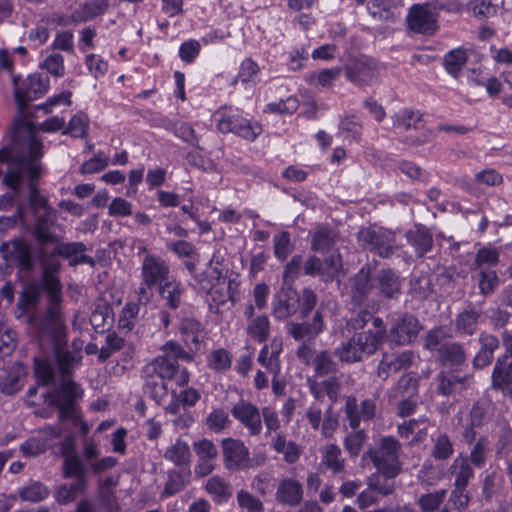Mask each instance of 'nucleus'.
Instances as JSON below:
<instances>
[{"label":"nucleus","mask_w":512,"mask_h":512,"mask_svg":"<svg viewBox=\"0 0 512 512\" xmlns=\"http://www.w3.org/2000/svg\"><path fill=\"white\" fill-rule=\"evenodd\" d=\"M43 156V144L33 135L31 125L16 121L12 131V146L0 149V163L7 164L3 184L20 192L22 183L28 184L29 208L34 217L31 234L40 242L57 241L54 230L62 232V225L57 223L58 213L40 194L35 182L42 175L39 159Z\"/></svg>","instance_id":"nucleus-1"},{"label":"nucleus","mask_w":512,"mask_h":512,"mask_svg":"<svg viewBox=\"0 0 512 512\" xmlns=\"http://www.w3.org/2000/svg\"><path fill=\"white\" fill-rule=\"evenodd\" d=\"M161 351V355L143 367L144 391L159 405L168 395L167 382L172 381L179 387L189 382L190 374L187 368L181 367L178 361L190 362L193 359L180 344L174 341L164 344Z\"/></svg>","instance_id":"nucleus-2"},{"label":"nucleus","mask_w":512,"mask_h":512,"mask_svg":"<svg viewBox=\"0 0 512 512\" xmlns=\"http://www.w3.org/2000/svg\"><path fill=\"white\" fill-rule=\"evenodd\" d=\"M0 256L8 267L16 269L19 277L32 274L39 265L42 271V283L45 282L46 276L56 277L60 269L58 261L49 259L46 244L37 240L33 244L21 236L2 241Z\"/></svg>","instance_id":"nucleus-3"},{"label":"nucleus","mask_w":512,"mask_h":512,"mask_svg":"<svg viewBox=\"0 0 512 512\" xmlns=\"http://www.w3.org/2000/svg\"><path fill=\"white\" fill-rule=\"evenodd\" d=\"M42 285L48 295V308L38 325L40 340L42 341L46 337L50 341L58 368L62 375L66 377L70 374V369L75 362V356L59 345V336L63 328L60 308L62 286L57 276H46L45 282Z\"/></svg>","instance_id":"nucleus-4"},{"label":"nucleus","mask_w":512,"mask_h":512,"mask_svg":"<svg viewBox=\"0 0 512 512\" xmlns=\"http://www.w3.org/2000/svg\"><path fill=\"white\" fill-rule=\"evenodd\" d=\"M381 335L378 332H355L346 342L339 344L335 356L343 363H355L373 355L381 347Z\"/></svg>","instance_id":"nucleus-5"},{"label":"nucleus","mask_w":512,"mask_h":512,"mask_svg":"<svg viewBox=\"0 0 512 512\" xmlns=\"http://www.w3.org/2000/svg\"><path fill=\"white\" fill-rule=\"evenodd\" d=\"M402 445L393 436H385L379 440L377 447L369 448L364 459H370L376 470L390 477H397L401 471Z\"/></svg>","instance_id":"nucleus-6"},{"label":"nucleus","mask_w":512,"mask_h":512,"mask_svg":"<svg viewBox=\"0 0 512 512\" xmlns=\"http://www.w3.org/2000/svg\"><path fill=\"white\" fill-rule=\"evenodd\" d=\"M14 85V98L19 116L14 120L13 126L10 130V140L12 141V131L15 127L16 121L18 120L29 123L33 130L34 137L37 138L33 124L24 119L23 115L30 101L43 96L47 92L49 79L41 74H31L22 82L21 85H18L17 79L14 78Z\"/></svg>","instance_id":"nucleus-7"},{"label":"nucleus","mask_w":512,"mask_h":512,"mask_svg":"<svg viewBox=\"0 0 512 512\" xmlns=\"http://www.w3.org/2000/svg\"><path fill=\"white\" fill-rule=\"evenodd\" d=\"M357 240L363 249L381 258L392 256L400 248L396 241V234L385 228H361L357 233Z\"/></svg>","instance_id":"nucleus-8"},{"label":"nucleus","mask_w":512,"mask_h":512,"mask_svg":"<svg viewBox=\"0 0 512 512\" xmlns=\"http://www.w3.org/2000/svg\"><path fill=\"white\" fill-rule=\"evenodd\" d=\"M223 464L229 471H242L257 465L250 458L249 449L240 439L227 437L220 442Z\"/></svg>","instance_id":"nucleus-9"},{"label":"nucleus","mask_w":512,"mask_h":512,"mask_svg":"<svg viewBox=\"0 0 512 512\" xmlns=\"http://www.w3.org/2000/svg\"><path fill=\"white\" fill-rule=\"evenodd\" d=\"M83 395L79 385L69 379H64L57 391L52 403L59 411V419L61 421L76 419L78 416L75 402Z\"/></svg>","instance_id":"nucleus-10"},{"label":"nucleus","mask_w":512,"mask_h":512,"mask_svg":"<svg viewBox=\"0 0 512 512\" xmlns=\"http://www.w3.org/2000/svg\"><path fill=\"white\" fill-rule=\"evenodd\" d=\"M54 235L57 238L55 242H43L48 245H54L51 253H49V259L55 256L63 257L69 260V264L71 266H76L79 264H89L90 266H94V259L84 254L86 251V246L82 242H63L64 235L63 233H58L57 230H54Z\"/></svg>","instance_id":"nucleus-11"},{"label":"nucleus","mask_w":512,"mask_h":512,"mask_svg":"<svg viewBox=\"0 0 512 512\" xmlns=\"http://www.w3.org/2000/svg\"><path fill=\"white\" fill-rule=\"evenodd\" d=\"M419 331L418 319L412 314L404 313L392 318L389 337L398 345H407L416 340Z\"/></svg>","instance_id":"nucleus-12"},{"label":"nucleus","mask_w":512,"mask_h":512,"mask_svg":"<svg viewBox=\"0 0 512 512\" xmlns=\"http://www.w3.org/2000/svg\"><path fill=\"white\" fill-rule=\"evenodd\" d=\"M377 401L375 398H366L358 403L356 397L349 396L346 399L344 412L348 419L349 426L357 429L361 421L368 422L376 415Z\"/></svg>","instance_id":"nucleus-13"},{"label":"nucleus","mask_w":512,"mask_h":512,"mask_svg":"<svg viewBox=\"0 0 512 512\" xmlns=\"http://www.w3.org/2000/svg\"><path fill=\"white\" fill-rule=\"evenodd\" d=\"M169 273V265L162 257L147 253L143 258L141 278L145 285L159 287L170 279Z\"/></svg>","instance_id":"nucleus-14"},{"label":"nucleus","mask_w":512,"mask_h":512,"mask_svg":"<svg viewBox=\"0 0 512 512\" xmlns=\"http://www.w3.org/2000/svg\"><path fill=\"white\" fill-rule=\"evenodd\" d=\"M231 414L251 436H258L262 431V421L259 408L252 402L240 399L231 408Z\"/></svg>","instance_id":"nucleus-15"},{"label":"nucleus","mask_w":512,"mask_h":512,"mask_svg":"<svg viewBox=\"0 0 512 512\" xmlns=\"http://www.w3.org/2000/svg\"><path fill=\"white\" fill-rule=\"evenodd\" d=\"M346 79L355 85H370L378 75L377 64L367 57L351 60L344 68Z\"/></svg>","instance_id":"nucleus-16"},{"label":"nucleus","mask_w":512,"mask_h":512,"mask_svg":"<svg viewBox=\"0 0 512 512\" xmlns=\"http://www.w3.org/2000/svg\"><path fill=\"white\" fill-rule=\"evenodd\" d=\"M416 359L412 351H402L400 353H384L377 367V375L383 381H386L391 374L401 370L409 369Z\"/></svg>","instance_id":"nucleus-17"},{"label":"nucleus","mask_w":512,"mask_h":512,"mask_svg":"<svg viewBox=\"0 0 512 512\" xmlns=\"http://www.w3.org/2000/svg\"><path fill=\"white\" fill-rule=\"evenodd\" d=\"M300 307V296L292 288H282L273 297L272 314L277 320L293 316Z\"/></svg>","instance_id":"nucleus-18"},{"label":"nucleus","mask_w":512,"mask_h":512,"mask_svg":"<svg viewBox=\"0 0 512 512\" xmlns=\"http://www.w3.org/2000/svg\"><path fill=\"white\" fill-rule=\"evenodd\" d=\"M491 387L505 396H512V356L504 354L496 359L491 374Z\"/></svg>","instance_id":"nucleus-19"},{"label":"nucleus","mask_w":512,"mask_h":512,"mask_svg":"<svg viewBox=\"0 0 512 512\" xmlns=\"http://www.w3.org/2000/svg\"><path fill=\"white\" fill-rule=\"evenodd\" d=\"M407 22L409 28L417 33L432 34L437 29V16L430 11L429 4L413 5Z\"/></svg>","instance_id":"nucleus-20"},{"label":"nucleus","mask_w":512,"mask_h":512,"mask_svg":"<svg viewBox=\"0 0 512 512\" xmlns=\"http://www.w3.org/2000/svg\"><path fill=\"white\" fill-rule=\"evenodd\" d=\"M324 330V322L322 314L316 311L312 321L310 322H288L286 331L296 341H309L315 339Z\"/></svg>","instance_id":"nucleus-21"},{"label":"nucleus","mask_w":512,"mask_h":512,"mask_svg":"<svg viewBox=\"0 0 512 512\" xmlns=\"http://www.w3.org/2000/svg\"><path fill=\"white\" fill-rule=\"evenodd\" d=\"M472 378L468 375L459 376L453 371H442L436 378V392L441 396H450L456 392L467 389Z\"/></svg>","instance_id":"nucleus-22"},{"label":"nucleus","mask_w":512,"mask_h":512,"mask_svg":"<svg viewBox=\"0 0 512 512\" xmlns=\"http://www.w3.org/2000/svg\"><path fill=\"white\" fill-rule=\"evenodd\" d=\"M303 499L302 484L292 477H285L280 480L276 493L275 500L283 505L297 506Z\"/></svg>","instance_id":"nucleus-23"},{"label":"nucleus","mask_w":512,"mask_h":512,"mask_svg":"<svg viewBox=\"0 0 512 512\" xmlns=\"http://www.w3.org/2000/svg\"><path fill=\"white\" fill-rule=\"evenodd\" d=\"M207 294L210 297V308L214 305L218 310L220 306L228 302L233 305L238 298V283L223 277Z\"/></svg>","instance_id":"nucleus-24"},{"label":"nucleus","mask_w":512,"mask_h":512,"mask_svg":"<svg viewBox=\"0 0 512 512\" xmlns=\"http://www.w3.org/2000/svg\"><path fill=\"white\" fill-rule=\"evenodd\" d=\"M370 273V267L363 266L351 279V297L356 304L363 303L375 288V282L371 281Z\"/></svg>","instance_id":"nucleus-25"},{"label":"nucleus","mask_w":512,"mask_h":512,"mask_svg":"<svg viewBox=\"0 0 512 512\" xmlns=\"http://www.w3.org/2000/svg\"><path fill=\"white\" fill-rule=\"evenodd\" d=\"M405 237L418 257L425 256L433 247L432 233L424 225H415L414 228L406 232Z\"/></svg>","instance_id":"nucleus-26"},{"label":"nucleus","mask_w":512,"mask_h":512,"mask_svg":"<svg viewBox=\"0 0 512 512\" xmlns=\"http://www.w3.org/2000/svg\"><path fill=\"white\" fill-rule=\"evenodd\" d=\"M375 289L386 299H396L401 294L399 276L391 269L381 270L374 279Z\"/></svg>","instance_id":"nucleus-27"},{"label":"nucleus","mask_w":512,"mask_h":512,"mask_svg":"<svg viewBox=\"0 0 512 512\" xmlns=\"http://www.w3.org/2000/svg\"><path fill=\"white\" fill-rule=\"evenodd\" d=\"M473 467L467 460L466 454L460 453L455 457L448 468V473L454 480L453 485L468 487L475 478Z\"/></svg>","instance_id":"nucleus-28"},{"label":"nucleus","mask_w":512,"mask_h":512,"mask_svg":"<svg viewBox=\"0 0 512 512\" xmlns=\"http://www.w3.org/2000/svg\"><path fill=\"white\" fill-rule=\"evenodd\" d=\"M190 481V467L169 470L167 472V480L164 484L160 497L167 498L181 492L190 483Z\"/></svg>","instance_id":"nucleus-29"},{"label":"nucleus","mask_w":512,"mask_h":512,"mask_svg":"<svg viewBox=\"0 0 512 512\" xmlns=\"http://www.w3.org/2000/svg\"><path fill=\"white\" fill-rule=\"evenodd\" d=\"M90 323L97 333L108 331L114 323V314L110 304L99 299L90 316Z\"/></svg>","instance_id":"nucleus-30"},{"label":"nucleus","mask_w":512,"mask_h":512,"mask_svg":"<svg viewBox=\"0 0 512 512\" xmlns=\"http://www.w3.org/2000/svg\"><path fill=\"white\" fill-rule=\"evenodd\" d=\"M309 390L314 398L318 401H321L325 396H327L332 402L337 401L341 384L337 377L331 376L322 381L309 380Z\"/></svg>","instance_id":"nucleus-31"},{"label":"nucleus","mask_w":512,"mask_h":512,"mask_svg":"<svg viewBox=\"0 0 512 512\" xmlns=\"http://www.w3.org/2000/svg\"><path fill=\"white\" fill-rule=\"evenodd\" d=\"M110 6L109 0H90L71 13L73 23H82L104 14Z\"/></svg>","instance_id":"nucleus-32"},{"label":"nucleus","mask_w":512,"mask_h":512,"mask_svg":"<svg viewBox=\"0 0 512 512\" xmlns=\"http://www.w3.org/2000/svg\"><path fill=\"white\" fill-rule=\"evenodd\" d=\"M184 291L183 284L175 278L169 279L158 287L161 299L164 301L165 306L171 310H176L180 307Z\"/></svg>","instance_id":"nucleus-33"},{"label":"nucleus","mask_w":512,"mask_h":512,"mask_svg":"<svg viewBox=\"0 0 512 512\" xmlns=\"http://www.w3.org/2000/svg\"><path fill=\"white\" fill-rule=\"evenodd\" d=\"M180 333L190 350H198L205 336L202 324L193 318L181 321Z\"/></svg>","instance_id":"nucleus-34"},{"label":"nucleus","mask_w":512,"mask_h":512,"mask_svg":"<svg viewBox=\"0 0 512 512\" xmlns=\"http://www.w3.org/2000/svg\"><path fill=\"white\" fill-rule=\"evenodd\" d=\"M320 466L336 475L344 471L345 459L342 457V452L336 444H327L322 449Z\"/></svg>","instance_id":"nucleus-35"},{"label":"nucleus","mask_w":512,"mask_h":512,"mask_svg":"<svg viewBox=\"0 0 512 512\" xmlns=\"http://www.w3.org/2000/svg\"><path fill=\"white\" fill-rule=\"evenodd\" d=\"M482 317L481 310L469 306L460 312L455 320V329L460 334L473 335L477 329Z\"/></svg>","instance_id":"nucleus-36"},{"label":"nucleus","mask_w":512,"mask_h":512,"mask_svg":"<svg viewBox=\"0 0 512 512\" xmlns=\"http://www.w3.org/2000/svg\"><path fill=\"white\" fill-rule=\"evenodd\" d=\"M164 458L178 468L190 467L191 451L187 442L177 439L164 452Z\"/></svg>","instance_id":"nucleus-37"},{"label":"nucleus","mask_w":512,"mask_h":512,"mask_svg":"<svg viewBox=\"0 0 512 512\" xmlns=\"http://www.w3.org/2000/svg\"><path fill=\"white\" fill-rule=\"evenodd\" d=\"M402 6L403 0H373L367 8L373 18L389 20L395 17L397 10Z\"/></svg>","instance_id":"nucleus-38"},{"label":"nucleus","mask_w":512,"mask_h":512,"mask_svg":"<svg viewBox=\"0 0 512 512\" xmlns=\"http://www.w3.org/2000/svg\"><path fill=\"white\" fill-rule=\"evenodd\" d=\"M247 335L255 342L263 343L270 335V321L267 315H257L247 322Z\"/></svg>","instance_id":"nucleus-39"},{"label":"nucleus","mask_w":512,"mask_h":512,"mask_svg":"<svg viewBox=\"0 0 512 512\" xmlns=\"http://www.w3.org/2000/svg\"><path fill=\"white\" fill-rule=\"evenodd\" d=\"M489 454L490 441L486 436H481L472 445L466 458L472 466L481 469L486 465Z\"/></svg>","instance_id":"nucleus-40"},{"label":"nucleus","mask_w":512,"mask_h":512,"mask_svg":"<svg viewBox=\"0 0 512 512\" xmlns=\"http://www.w3.org/2000/svg\"><path fill=\"white\" fill-rule=\"evenodd\" d=\"M336 242V234L326 226H318L313 234L311 249L315 252L328 253Z\"/></svg>","instance_id":"nucleus-41"},{"label":"nucleus","mask_w":512,"mask_h":512,"mask_svg":"<svg viewBox=\"0 0 512 512\" xmlns=\"http://www.w3.org/2000/svg\"><path fill=\"white\" fill-rule=\"evenodd\" d=\"M205 490L217 503H224L232 496L231 485L219 476L210 477L205 485Z\"/></svg>","instance_id":"nucleus-42"},{"label":"nucleus","mask_w":512,"mask_h":512,"mask_svg":"<svg viewBox=\"0 0 512 512\" xmlns=\"http://www.w3.org/2000/svg\"><path fill=\"white\" fill-rule=\"evenodd\" d=\"M432 447L430 454L435 460L445 461L454 454V444L449 435L439 433L432 437Z\"/></svg>","instance_id":"nucleus-43"},{"label":"nucleus","mask_w":512,"mask_h":512,"mask_svg":"<svg viewBox=\"0 0 512 512\" xmlns=\"http://www.w3.org/2000/svg\"><path fill=\"white\" fill-rule=\"evenodd\" d=\"M439 356L441 360L452 366H460L466 361V353L462 344L447 342L440 346Z\"/></svg>","instance_id":"nucleus-44"},{"label":"nucleus","mask_w":512,"mask_h":512,"mask_svg":"<svg viewBox=\"0 0 512 512\" xmlns=\"http://www.w3.org/2000/svg\"><path fill=\"white\" fill-rule=\"evenodd\" d=\"M446 496V489L424 493L417 498L416 505L419 507L420 512H436L442 507Z\"/></svg>","instance_id":"nucleus-45"},{"label":"nucleus","mask_w":512,"mask_h":512,"mask_svg":"<svg viewBox=\"0 0 512 512\" xmlns=\"http://www.w3.org/2000/svg\"><path fill=\"white\" fill-rule=\"evenodd\" d=\"M467 60V49L458 47L445 54L444 67L450 75L456 77L462 70L463 66L467 63Z\"/></svg>","instance_id":"nucleus-46"},{"label":"nucleus","mask_w":512,"mask_h":512,"mask_svg":"<svg viewBox=\"0 0 512 512\" xmlns=\"http://www.w3.org/2000/svg\"><path fill=\"white\" fill-rule=\"evenodd\" d=\"M418 393V380L416 377L405 374L400 377L395 387L390 391V398L409 397L413 398Z\"/></svg>","instance_id":"nucleus-47"},{"label":"nucleus","mask_w":512,"mask_h":512,"mask_svg":"<svg viewBox=\"0 0 512 512\" xmlns=\"http://www.w3.org/2000/svg\"><path fill=\"white\" fill-rule=\"evenodd\" d=\"M314 372L317 376L324 377L337 372V363L328 350L317 353L312 361Z\"/></svg>","instance_id":"nucleus-48"},{"label":"nucleus","mask_w":512,"mask_h":512,"mask_svg":"<svg viewBox=\"0 0 512 512\" xmlns=\"http://www.w3.org/2000/svg\"><path fill=\"white\" fill-rule=\"evenodd\" d=\"M41 291L40 287L36 283H30L23 289L18 302L17 307L24 312L35 309L40 301Z\"/></svg>","instance_id":"nucleus-49"},{"label":"nucleus","mask_w":512,"mask_h":512,"mask_svg":"<svg viewBox=\"0 0 512 512\" xmlns=\"http://www.w3.org/2000/svg\"><path fill=\"white\" fill-rule=\"evenodd\" d=\"M342 268V260L339 253H331L321 260L320 279L324 282L333 281Z\"/></svg>","instance_id":"nucleus-50"},{"label":"nucleus","mask_w":512,"mask_h":512,"mask_svg":"<svg viewBox=\"0 0 512 512\" xmlns=\"http://www.w3.org/2000/svg\"><path fill=\"white\" fill-rule=\"evenodd\" d=\"M204 423L210 431L221 433L231 425V420L223 408H214L206 416Z\"/></svg>","instance_id":"nucleus-51"},{"label":"nucleus","mask_w":512,"mask_h":512,"mask_svg":"<svg viewBox=\"0 0 512 512\" xmlns=\"http://www.w3.org/2000/svg\"><path fill=\"white\" fill-rule=\"evenodd\" d=\"M395 478L376 471L368 478V486L382 496H388L395 491Z\"/></svg>","instance_id":"nucleus-52"},{"label":"nucleus","mask_w":512,"mask_h":512,"mask_svg":"<svg viewBox=\"0 0 512 512\" xmlns=\"http://www.w3.org/2000/svg\"><path fill=\"white\" fill-rule=\"evenodd\" d=\"M194 278L197 282L199 290L208 293L216 283L221 281L223 276L222 272L217 267L212 266L211 261L207 269L202 273L195 275Z\"/></svg>","instance_id":"nucleus-53"},{"label":"nucleus","mask_w":512,"mask_h":512,"mask_svg":"<svg viewBox=\"0 0 512 512\" xmlns=\"http://www.w3.org/2000/svg\"><path fill=\"white\" fill-rule=\"evenodd\" d=\"M216 119V128L223 134L233 133L236 128L237 121H241V115L220 108L214 113Z\"/></svg>","instance_id":"nucleus-54"},{"label":"nucleus","mask_w":512,"mask_h":512,"mask_svg":"<svg viewBox=\"0 0 512 512\" xmlns=\"http://www.w3.org/2000/svg\"><path fill=\"white\" fill-rule=\"evenodd\" d=\"M89 128V118L83 112L76 113L69 121L62 134L70 135L74 138H83L87 135Z\"/></svg>","instance_id":"nucleus-55"},{"label":"nucleus","mask_w":512,"mask_h":512,"mask_svg":"<svg viewBox=\"0 0 512 512\" xmlns=\"http://www.w3.org/2000/svg\"><path fill=\"white\" fill-rule=\"evenodd\" d=\"M443 478V468L434 465L431 461H425L417 474V479L427 486L436 485Z\"/></svg>","instance_id":"nucleus-56"},{"label":"nucleus","mask_w":512,"mask_h":512,"mask_svg":"<svg viewBox=\"0 0 512 512\" xmlns=\"http://www.w3.org/2000/svg\"><path fill=\"white\" fill-rule=\"evenodd\" d=\"M232 364L231 354L223 348L213 350L207 356V365L216 372L227 371Z\"/></svg>","instance_id":"nucleus-57"},{"label":"nucleus","mask_w":512,"mask_h":512,"mask_svg":"<svg viewBox=\"0 0 512 512\" xmlns=\"http://www.w3.org/2000/svg\"><path fill=\"white\" fill-rule=\"evenodd\" d=\"M233 134L242 137L247 141H254L261 133L262 126L256 122L241 116V121H237Z\"/></svg>","instance_id":"nucleus-58"},{"label":"nucleus","mask_w":512,"mask_h":512,"mask_svg":"<svg viewBox=\"0 0 512 512\" xmlns=\"http://www.w3.org/2000/svg\"><path fill=\"white\" fill-rule=\"evenodd\" d=\"M63 466L65 477H75V481L83 480L84 484H86L87 480L84 465L78 455H67Z\"/></svg>","instance_id":"nucleus-59"},{"label":"nucleus","mask_w":512,"mask_h":512,"mask_svg":"<svg viewBox=\"0 0 512 512\" xmlns=\"http://www.w3.org/2000/svg\"><path fill=\"white\" fill-rule=\"evenodd\" d=\"M86 484L83 480L75 481L73 484H63L56 492V500L59 504L65 505L76 499L79 492L84 491Z\"/></svg>","instance_id":"nucleus-60"},{"label":"nucleus","mask_w":512,"mask_h":512,"mask_svg":"<svg viewBox=\"0 0 512 512\" xmlns=\"http://www.w3.org/2000/svg\"><path fill=\"white\" fill-rule=\"evenodd\" d=\"M274 255L280 261H285L293 250L290 234L282 231L273 237Z\"/></svg>","instance_id":"nucleus-61"},{"label":"nucleus","mask_w":512,"mask_h":512,"mask_svg":"<svg viewBox=\"0 0 512 512\" xmlns=\"http://www.w3.org/2000/svg\"><path fill=\"white\" fill-rule=\"evenodd\" d=\"M422 120V114L419 111L403 110L393 116V125L406 130L418 128V123Z\"/></svg>","instance_id":"nucleus-62"},{"label":"nucleus","mask_w":512,"mask_h":512,"mask_svg":"<svg viewBox=\"0 0 512 512\" xmlns=\"http://www.w3.org/2000/svg\"><path fill=\"white\" fill-rule=\"evenodd\" d=\"M504 483L503 475L498 470L487 473L482 483V494L489 500L501 488Z\"/></svg>","instance_id":"nucleus-63"},{"label":"nucleus","mask_w":512,"mask_h":512,"mask_svg":"<svg viewBox=\"0 0 512 512\" xmlns=\"http://www.w3.org/2000/svg\"><path fill=\"white\" fill-rule=\"evenodd\" d=\"M238 506L245 512H263L262 501L252 495L249 491L239 490L236 495Z\"/></svg>","instance_id":"nucleus-64"}]
</instances>
